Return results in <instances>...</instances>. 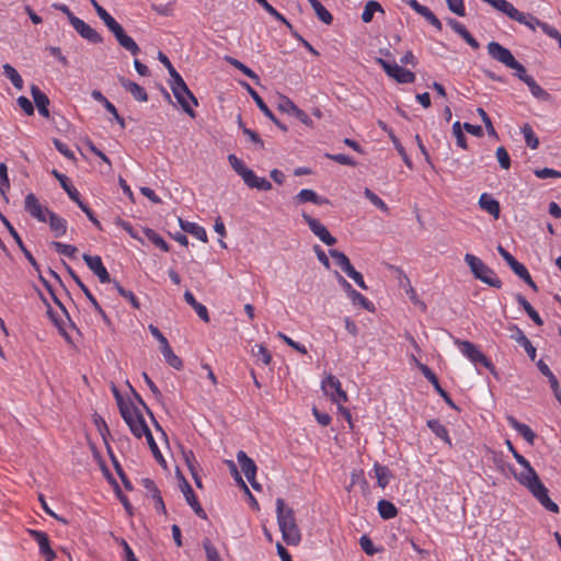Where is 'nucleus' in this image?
<instances>
[{
    "mask_svg": "<svg viewBox=\"0 0 561 561\" xmlns=\"http://www.w3.org/2000/svg\"><path fill=\"white\" fill-rule=\"evenodd\" d=\"M408 3L413 10H415L419 14L424 16L432 25H434L437 32L442 31V22L427 7L420 4L416 0H409Z\"/></svg>",
    "mask_w": 561,
    "mask_h": 561,
    "instance_id": "7c9ffc66",
    "label": "nucleus"
},
{
    "mask_svg": "<svg viewBox=\"0 0 561 561\" xmlns=\"http://www.w3.org/2000/svg\"><path fill=\"white\" fill-rule=\"evenodd\" d=\"M60 186L64 188V191L67 193V195L69 196V198L77 203L79 202V199L81 198L80 197V193L79 191L71 184L70 180L68 179V176L61 181L60 183Z\"/></svg>",
    "mask_w": 561,
    "mask_h": 561,
    "instance_id": "4d7b16f0",
    "label": "nucleus"
},
{
    "mask_svg": "<svg viewBox=\"0 0 561 561\" xmlns=\"http://www.w3.org/2000/svg\"><path fill=\"white\" fill-rule=\"evenodd\" d=\"M117 42L122 47L131 53V55L136 56L139 54L140 48L137 43L134 41V37H116Z\"/></svg>",
    "mask_w": 561,
    "mask_h": 561,
    "instance_id": "bf43d9fd",
    "label": "nucleus"
},
{
    "mask_svg": "<svg viewBox=\"0 0 561 561\" xmlns=\"http://www.w3.org/2000/svg\"><path fill=\"white\" fill-rule=\"evenodd\" d=\"M46 211L49 219V227L54 236L56 238L65 236L68 227L67 220L49 209H46Z\"/></svg>",
    "mask_w": 561,
    "mask_h": 561,
    "instance_id": "c756f323",
    "label": "nucleus"
},
{
    "mask_svg": "<svg viewBox=\"0 0 561 561\" xmlns=\"http://www.w3.org/2000/svg\"><path fill=\"white\" fill-rule=\"evenodd\" d=\"M426 425L437 438L442 439L449 447H451V438L449 436L448 430L444 424L439 422V420L431 419L426 422Z\"/></svg>",
    "mask_w": 561,
    "mask_h": 561,
    "instance_id": "2f4dec72",
    "label": "nucleus"
},
{
    "mask_svg": "<svg viewBox=\"0 0 561 561\" xmlns=\"http://www.w3.org/2000/svg\"><path fill=\"white\" fill-rule=\"evenodd\" d=\"M172 93L176 99L178 103L181 105L182 110L192 118L196 117V112L193 106L198 105V101L196 96L188 89L187 84L183 87V90L179 89L176 85L171 87Z\"/></svg>",
    "mask_w": 561,
    "mask_h": 561,
    "instance_id": "423d86ee",
    "label": "nucleus"
},
{
    "mask_svg": "<svg viewBox=\"0 0 561 561\" xmlns=\"http://www.w3.org/2000/svg\"><path fill=\"white\" fill-rule=\"evenodd\" d=\"M364 196L375 206L377 207L378 209H380L382 213H386L388 214L389 213V207L388 205L376 194L374 193L370 188H365L364 190Z\"/></svg>",
    "mask_w": 561,
    "mask_h": 561,
    "instance_id": "de8ad7c7",
    "label": "nucleus"
},
{
    "mask_svg": "<svg viewBox=\"0 0 561 561\" xmlns=\"http://www.w3.org/2000/svg\"><path fill=\"white\" fill-rule=\"evenodd\" d=\"M301 217L304 221L308 225L309 229L317 236L324 244L334 245L336 243V238L333 237L327 227L322 225L318 219L311 217L307 213H302Z\"/></svg>",
    "mask_w": 561,
    "mask_h": 561,
    "instance_id": "1a4fd4ad",
    "label": "nucleus"
},
{
    "mask_svg": "<svg viewBox=\"0 0 561 561\" xmlns=\"http://www.w3.org/2000/svg\"><path fill=\"white\" fill-rule=\"evenodd\" d=\"M520 130L524 136L526 145L531 149H537L539 146V139L536 136L533 127L528 123H526L522 126Z\"/></svg>",
    "mask_w": 561,
    "mask_h": 561,
    "instance_id": "37998d69",
    "label": "nucleus"
},
{
    "mask_svg": "<svg viewBox=\"0 0 561 561\" xmlns=\"http://www.w3.org/2000/svg\"><path fill=\"white\" fill-rule=\"evenodd\" d=\"M348 297L352 299L354 304L360 305L365 310L374 311V304L357 290H352Z\"/></svg>",
    "mask_w": 561,
    "mask_h": 561,
    "instance_id": "3c124183",
    "label": "nucleus"
},
{
    "mask_svg": "<svg viewBox=\"0 0 561 561\" xmlns=\"http://www.w3.org/2000/svg\"><path fill=\"white\" fill-rule=\"evenodd\" d=\"M2 68L3 75L11 81L13 87L18 90H22L24 87V81L18 70L10 64H4Z\"/></svg>",
    "mask_w": 561,
    "mask_h": 561,
    "instance_id": "a19ab883",
    "label": "nucleus"
},
{
    "mask_svg": "<svg viewBox=\"0 0 561 561\" xmlns=\"http://www.w3.org/2000/svg\"><path fill=\"white\" fill-rule=\"evenodd\" d=\"M94 423L98 427L100 435L102 436V438L104 440L105 446L107 447V445H110L108 440H107V436L110 435V430H108L106 422L104 421V419L101 415L94 414Z\"/></svg>",
    "mask_w": 561,
    "mask_h": 561,
    "instance_id": "13d9d810",
    "label": "nucleus"
},
{
    "mask_svg": "<svg viewBox=\"0 0 561 561\" xmlns=\"http://www.w3.org/2000/svg\"><path fill=\"white\" fill-rule=\"evenodd\" d=\"M129 430L137 438H141L142 436L147 437V435L151 434L149 426L139 411H136V422L133 425L130 424Z\"/></svg>",
    "mask_w": 561,
    "mask_h": 561,
    "instance_id": "e433bc0d",
    "label": "nucleus"
},
{
    "mask_svg": "<svg viewBox=\"0 0 561 561\" xmlns=\"http://www.w3.org/2000/svg\"><path fill=\"white\" fill-rule=\"evenodd\" d=\"M329 254L335 260V263L341 267L343 272H345V270L352 265L350 259L339 250L331 249L329 250Z\"/></svg>",
    "mask_w": 561,
    "mask_h": 561,
    "instance_id": "5fc2aeb1",
    "label": "nucleus"
},
{
    "mask_svg": "<svg viewBox=\"0 0 561 561\" xmlns=\"http://www.w3.org/2000/svg\"><path fill=\"white\" fill-rule=\"evenodd\" d=\"M164 360L174 369L180 370L183 367L182 359L173 352L170 344L160 347Z\"/></svg>",
    "mask_w": 561,
    "mask_h": 561,
    "instance_id": "58836bf2",
    "label": "nucleus"
},
{
    "mask_svg": "<svg viewBox=\"0 0 561 561\" xmlns=\"http://www.w3.org/2000/svg\"><path fill=\"white\" fill-rule=\"evenodd\" d=\"M508 330L513 332L511 339L518 343L525 350L529 358L534 360L536 358L537 351L530 340L525 335L524 331L517 324H511Z\"/></svg>",
    "mask_w": 561,
    "mask_h": 561,
    "instance_id": "412c9836",
    "label": "nucleus"
},
{
    "mask_svg": "<svg viewBox=\"0 0 561 561\" xmlns=\"http://www.w3.org/2000/svg\"><path fill=\"white\" fill-rule=\"evenodd\" d=\"M276 516L283 540L289 546H297L301 541V534L296 524L293 508H285V501L276 499Z\"/></svg>",
    "mask_w": 561,
    "mask_h": 561,
    "instance_id": "f03ea898",
    "label": "nucleus"
},
{
    "mask_svg": "<svg viewBox=\"0 0 561 561\" xmlns=\"http://www.w3.org/2000/svg\"><path fill=\"white\" fill-rule=\"evenodd\" d=\"M181 491L185 497L186 503L192 507L194 513L202 519L207 518V514L202 507L194 490L192 489L191 484L182 478V482L180 483Z\"/></svg>",
    "mask_w": 561,
    "mask_h": 561,
    "instance_id": "dca6fc26",
    "label": "nucleus"
},
{
    "mask_svg": "<svg viewBox=\"0 0 561 561\" xmlns=\"http://www.w3.org/2000/svg\"><path fill=\"white\" fill-rule=\"evenodd\" d=\"M376 12H383L382 10V7L380 5L379 2L375 1V0H369L366 4H365V8H364V11L362 13V20L365 22V23H368L373 20L374 18V14Z\"/></svg>",
    "mask_w": 561,
    "mask_h": 561,
    "instance_id": "c03bdc74",
    "label": "nucleus"
},
{
    "mask_svg": "<svg viewBox=\"0 0 561 561\" xmlns=\"http://www.w3.org/2000/svg\"><path fill=\"white\" fill-rule=\"evenodd\" d=\"M479 206L493 216L494 219H499L501 213L500 203L491 194L482 193L479 198Z\"/></svg>",
    "mask_w": 561,
    "mask_h": 561,
    "instance_id": "cd10ccee",
    "label": "nucleus"
},
{
    "mask_svg": "<svg viewBox=\"0 0 561 561\" xmlns=\"http://www.w3.org/2000/svg\"><path fill=\"white\" fill-rule=\"evenodd\" d=\"M465 262L468 264L471 273L477 279L494 288L502 287V280L481 259L471 253H467L465 255Z\"/></svg>",
    "mask_w": 561,
    "mask_h": 561,
    "instance_id": "7ed1b4c3",
    "label": "nucleus"
},
{
    "mask_svg": "<svg viewBox=\"0 0 561 561\" xmlns=\"http://www.w3.org/2000/svg\"><path fill=\"white\" fill-rule=\"evenodd\" d=\"M65 266L67 268V272L70 274L72 279L78 285V287L83 291V294L85 295L88 300L91 302L94 310L102 317V319L105 322H108V317H107L106 312L102 309V307L100 306V304L98 302L95 297L92 295L90 289L84 285V283L81 280V278L77 275V273L68 264L65 263Z\"/></svg>",
    "mask_w": 561,
    "mask_h": 561,
    "instance_id": "f3484780",
    "label": "nucleus"
},
{
    "mask_svg": "<svg viewBox=\"0 0 561 561\" xmlns=\"http://www.w3.org/2000/svg\"><path fill=\"white\" fill-rule=\"evenodd\" d=\"M515 300L525 310V312L535 322V324H537V325L543 324V320L540 317V314L534 309V307L529 304V301L522 294H516Z\"/></svg>",
    "mask_w": 561,
    "mask_h": 561,
    "instance_id": "c9c22d12",
    "label": "nucleus"
},
{
    "mask_svg": "<svg viewBox=\"0 0 561 561\" xmlns=\"http://www.w3.org/2000/svg\"><path fill=\"white\" fill-rule=\"evenodd\" d=\"M242 87L247 90V92L250 94V96L255 102L256 106L260 108V111L271 121L273 122L280 130L287 131L288 128L285 124H283L270 110L267 104L263 101V99L259 95V93L248 83L242 82Z\"/></svg>",
    "mask_w": 561,
    "mask_h": 561,
    "instance_id": "f8f14e48",
    "label": "nucleus"
},
{
    "mask_svg": "<svg viewBox=\"0 0 561 561\" xmlns=\"http://www.w3.org/2000/svg\"><path fill=\"white\" fill-rule=\"evenodd\" d=\"M325 157L334 162H337L340 164H343V165H348V167H355L356 165V161L350 157V156H346L344 153H325Z\"/></svg>",
    "mask_w": 561,
    "mask_h": 561,
    "instance_id": "052dcab7",
    "label": "nucleus"
},
{
    "mask_svg": "<svg viewBox=\"0 0 561 561\" xmlns=\"http://www.w3.org/2000/svg\"><path fill=\"white\" fill-rule=\"evenodd\" d=\"M297 204L312 203L314 205H330L329 198L319 195L317 192L310 188H302L295 197Z\"/></svg>",
    "mask_w": 561,
    "mask_h": 561,
    "instance_id": "b1692460",
    "label": "nucleus"
},
{
    "mask_svg": "<svg viewBox=\"0 0 561 561\" xmlns=\"http://www.w3.org/2000/svg\"><path fill=\"white\" fill-rule=\"evenodd\" d=\"M226 60L231 65L233 66L234 68H237L238 70H240L243 75H245L248 78L250 79H253V80H259V76L252 70L250 69L247 65H244L243 62H241L240 60L233 58V57H226Z\"/></svg>",
    "mask_w": 561,
    "mask_h": 561,
    "instance_id": "09e8293b",
    "label": "nucleus"
},
{
    "mask_svg": "<svg viewBox=\"0 0 561 561\" xmlns=\"http://www.w3.org/2000/svg\"><path fill=\"white\" fill-rule=\"evenodd\" d=\"M51 247L54 248V250L57 253L62 254L68 257H73L76 252L78 251L75 245L66 244V243H62L59 241H53Z\"/></svg>",
    "mask_w": 561,
    "mask_h": 561,
    "instance_id": "603ef678",
    "label": "nucleus"
},
{
    "mask_svg": "<svg viewBox=\"0 0 561 561\" xmlns=\"http://www.w3.org/2000/svg\"><path fill=\"white\" fill-rule=\"evenodd\" d=\"M534 174L538 179H561V172L551 168L535 169Z\"/></svg>",
    "mask_w": 561,
    "mask_h": 561,
    "instance_id": "e2e57ef3",
    "label": "nucleus"
},
{
    "mask_svg": "<svg viewBox=\"0 0 561 561\" xmlns=\"http://www.w3.org/2000/svg\"><path fill=\"white\" fill-rule=\"evenodd\" d=\"M525 84L528 87L534 98L541 101H548L550 99V94L541 88L534 78L529 79Z\"/></svg>",
    "mask_w": 561,
    "mask_h": 561,
    "instance_id": "a18cd8bd",
    "label": "nucleus"
},
{
    "mask_svg": "<svg viewBox=\"0 0 561 561\" xmlns=\"http://www.w3.org/2000/svg\"><path fill=\"white\" fill-rule=\"evenodd\" d=\"M121 85L128 91L133 98L138 102H147L148 101V94L146 90L140 87L138 83L125 78L119 77L118 79Z\"/></svg>",
    "mask_w": 561,
    "mask_h": 561,
    "instance_id": "bb28decb",
    "label": "nucleus"
},
{
    "mask_svg": "<svg viewBox=\"0 0 561 561\" xmlns=\"http://www.w3.org/2000/svg\"><path fill=\"white\" fill-rule=\"evenodd\" d=\"M376 62L381 66L383 71L390 77L393 78L398 83H413L415 81V73L405 69L397 64L396 60L392 62L382 59L380 57L376 58Z\"/></svg>",
    "mask_w": 561,
    "mask_h": 561,
    "instance_id": "39448f33",
    "label": "nucleus"
},
{
    "mask_svg": "<svg viewBox=\"0 0 561 561\" xmlns=\"http://www.w3.org/2000/svg\"><path fill=\"white\" fill-rule=\"evenodd\" d=\"M82 259L87 266L98 276L102 284L112 283L114 280L111 279L110 273L104 266L101 256L84 253Z\"/></svg>",
    "mask_w": 561,
    "mask_h": 561,
    "instance_id": "2eb2a0df",
    "label": "nucleus"
},
{
    "mask_svg": "<svg viewBox=\"0 0 561 561\" xmlns=\"http://www.w3.org/2000/svg\"><path fill=\"white\" fill-rule=\"evenodd\" d=\"M144 236L152 242L157 248H159L163 252L170 251L169 243L153 229L151 228H142Z\"/></svg>",
    "mask_w": 561,
    "mask_h": 561,
    "instance_id": "ea45409f",
    "label": "nucleus"
},
{
    "mask_svg": "<svg viewBox=\"0 0 561 561\" xmlns=\"http://www.w3.org/2000/svg\"><path fill=\"white\" fill-rule=\"evenodd\" d=\"M508 68L515 70L514 76L517 77L520 81L526 83L533 77L527 73L526 68L517 60L513 62Z\"/></svg>",
    "mask_w": 561,
    "mask_h": 561,
    "instance_id": "338daca9",
    "label": "nucleus"
},
{
    "mask_svg": "<svg viewBox=\"0 0 561 561\" xmlns=\"http://www.w3.org/2000/svg\"><path fill=\"white\" fill-rule=\"evenodd\" d=\"M448 9L458 16L466 15V7L463 0H446Z\"/></svg>",
    "mask_w": 561,
    "mask_h": 561,
    "instance_id": "774afa93",
    "label": "nucleus"
},
{
    "mask_svg": "<svg viewBox=\"0 0 561 561\" xmlns=\"http://www.w3.org/2000/svg\"><path fill=\"white\" fill-rule=\"evenodd\" d=\"M184 300L186 301L187 305H190L195 310L197 316L204 322H209V316H208V310H207L206 306H204L203 304L198 302L196 300V298L194 297V295L190 290H186L184 293Z\"/></svg>",
    "mask_w": 561,
    "mask_h": 561,
    "instance_id": "72a5a7b5",
    "label": "nucleus"
},
{
    "mask_svg": "<svg viewBox=\"0 0 561 561\" xmlns=\"http://www.w3.org/2000/svg\"><path fill=\"white\" fill-rule=\"evenodd\" d=\"M237 460L240 465L242 472L244 473L248 481L253 480L256 476L257 467L252 458H250L245 451L239 450L237 453Z\"/></svg>",
    "mask_w": 561,
    "mask_h": 561,
    "instance_id": "a878e982",
    "label": "nucleus"
},
{
    "mask_svg": "<svg viewBox=\"0 0 561 561\" xmlns=\"http://www.w3.org/2000/svg\"><path fill=\"white\" fill-rule=\"evenodd\" d=\"M111 481L113 482L114 484V489H115V494L116 496L118 497L119 502L122 503V505L124 506L126 513L129 515V516H133L134 515V507L133 505L130 504L128 497L122 492L119 485L117 484V482L111 478Z\"/></svg>",
    "mask_w": 561,
    "mask_h": 561,
    "instance_id": "8fccbe9b",
    "label": "nucleus"
},
{
    "mask_svg": "<svg viewBox=\"0 0 561 561\" xmlns=\"http://www.w3.org/2000/svg\"><path fill=\"white\" fill-rule=\"evenodd\" d=\"M310 4L313 8L320 21H322L325 24H330L332 22V14L322 5L321 2H319L318 0H311Z\"/></svg>",
    "mask_w": 561,
    "mask_h": 561,
    "instance_id": "49530a36",
    "label": "nucleus"
},
{
    "mask_svg": "<svg viewBox=\"0 0 561 561\" xmlns=\"http://www.w3.org/2000/svg\"><path fill=\"white\" fill-rule=\"evenodd\" d=\"M91 2L96 14L113 35H126L122 25L102 5H100L95 0H91Z\"/></svg>",
    "mask_w": 561,
    "mask_h": 561,
    "instance_id": "4be33fe9",
    "label": "nucleus"
},
{
    "mask_svg": "<svg viewBox=\"0 0 561 561\" xmlns=\"http://www.w3.org/2000/svg\"><path fill=\"white\" fill-rule=\"evenodd\" d=\"M359 545H360L362 550L367 556H375L378 552V549L375 547L371 539L367 535H363L359 538Z\"/></svg>",
    "mask_w": 561,
    "mask_h": 561,
    "instance_id": "69168bd1",
    "label": "nucleus"
},
{
    "mask_svg": "<svg viewBox=\"0 0 561 561\" xmlns=\"http://www.w3.org/2000/svg\"><path fill=\"white\" fill-rule=\"evenodd\" d=\"M179 225L184 232L190 233L191 236L201 240L202 242L208 241L207 232H206L205 228L199 226L198 224L184 220L180 217Z\"/></svg>",
    "mask_w": 561,
    "mask_h": 561,
    "instance_id": "c85d7f7f",
    "label": "nucleus"
},
{
    "mask_svg": "<svg viewBox=\"0 0 561 561\" xmlns=\"http://www.w3.org/2000/svg\"><path fill=\"white\" fill-rule=\"evenodd\" d=\"M228 161L231 165V168L234 170V172L238 175H242L249 168L243 163L242 160H240L236 154L230 153L228 156Z\"/></svg>",
    "mask_w": 561,
    "mask_h": 561,
    "instance_id": "0e129e2a",
    "label": "nucleus"
},
{
    "mask_svg": "<svg viewBox=\"0 0 561 561\" xmlns=\"http://www.w3.org/2000/svg\"><path fill=\"white\" fill-rule=\"evenodd\" d=\"M527 490L547 511L559 513V505L549 497L548 489L541 480L528 485Z\"/></svg>",
    "mask_w": 561,
    "mask_h": 561,
    "instance_id": "6e6552de",
    "label": "nucleus"
},
{
    "mask_svg": "<svg viewBox=\"0 0 561 561\" xmlns=\"http://www.w3.org/2000/svg\"><path fill=\"white\" fill-rule=\"evenodd\" d=\"M375 478L377 479V485L385 489L392 478V473L387 466H382L379 462H375L373 467Z\"/></svg>",
    "mask_w": 561,
    "mask_h": 561,
    "instance_id": "f704fd0d",
    "label": "nucleus"
},
{
    "mask_svg": "<svg viewBox=\"0 0 561 561\" xmlns=\"http://www.w3.org/2000/svg\"><path fill=\"white\" fill-rule=\"evenodd\" d=\"M31 95L33 98V101L38 110V113L43 116V117H49V110H48V105H49V99L48 96L36 85V84H32L31 85Z\"/></svg>",
    "mask_w": 561,
    "mask_h": 561,
    "instance_id": "393cba45",
    "label": "nucleus"
},
{
    "mask_svg": "<svg viewBox=\"0 0 561 561\" xmlns=\"http://www.w3.org/2000/svg\"><path fill=\"white\" fill-rule=\"evenodd\" d=\"M25 210L41 222L47 221V208H44L34 193H28L24 201Z\"/></svg>",
    "mask_w": 561,
    "mask_h": 561,
    "instance_id": "6ab92c4d",
    "label": "nucleus"
},
{
    "mask_svg": "<svg viewBox=\"0 0 561 561\" xmlns=\"http://www.w3.org/2000/svg\"><path fill=\"white\" fill-rule=\"evenodd\" d=\"M489 55L496 61L505 65L507 68L516 60L510 49L505 48L496 42L488 44Z\"/></svg>",
    "mask_w": 561,
    "mask_h": 561,
    "instance_id": "a211bd4d",
    "label": "nucleus"
},
{
    "mask_svg": "<svg viewBox=\"0 0 561 561\" xmlns=\"http://www.w3.org/2000/svg\"><path fill=\"white\" fill-rule=\"evenodd\" d=\"M30 537L37 542L39 553L45 561H54L56 558L55 551L50 547L48 535L43 530L27 529Z\"/></svg>",
    "mask_w": 561,
    "mask_h": 561,
    "instance_id": "ddd939ff",
    "label": "nucleus"
},
{
    "mask_svg": "<svg viewBox=\"0 0 561 561\" xmlns=\"http://www.w3.org/2000/svg\"><path fill=\"white\" fill-rule=\"evenodd\" d=\"M419 368L423 376L433 385L435 391L444 399L446 404L456 411H460L459 407L455 403L449 393L442 388L436 374L425 364L419 363Z\"/></svg>",
    "mask_w": 561,
    "mask_h": 561,
    "instance_id": "9d476101",
    "label": "nucleus"
},
{
    "mask_svg": "<svg viewBox=\"0 0 561 561\" xmlns=\"http://www.w3.org/2000/svg\"><path fill=\"white\" fill-rule=\"evenodd\" d=\"M202 545L205 550L207 561H221L216 547L211 543V541L208 538H205Z\"/></svg>",
    "mask_w": 561,
    "mask_h": 561,
    "instance_id": "6e6d98bb",
    "label": "nucleus"
},
{
    "mask_svg": "<svg viewBox=\"0 0 561 561\" xmlns=\"http://www.w3.org/2000/svg\"><path fill=\"white\" fill-rule=\"evenodd\" d=\"M112 284H113L114 288L117 290V293L119 294V296H122L123 298L127 299L130 302L133 308H135V309H139L140 308L139 299L137 298V296L133 291L125 289L115 279L112 282Z\"/></svg>",
    "mask_w": 561,
    "mask_h": 561,
    "instance_id": "79ce46f5",
    "label": "nucleus"
},
{
    "mask_svg": "<svg viewBox=\"0 0 561 561\" xmlns=\"http://www.w3.org/2000/svg\"><path fill=\"white\" fill-rule=\"evenodd\" d=\"M56 8L67 15L70 24L79 33V35H99L95 30H93L81 19L77 18L66 4H58Z\"/></svg>",
    "mask_w": 561,
    "mask_h": 561,
    "instance_id": "aec40b11",
    "label": "nucleus"
},
{
    "mask_svg": "<svg viewBox=\"0 0 561 561\" xmlns=\"http://www.w3.org/2000/svg\"><path fill=\"white\" fill-rule=\"evenodd\" d=\"M462 128H463V126H461L459 121L455 122L453 124V135L456 138L457 146H459L462 149H467L468 148L467 138H466L465 134L462 133Z\"/></svg>",
    "mask_w": 561,
    "mask_h": 561,
    "instance_id": "864d4df0",
    "label": "nucleus"
},
{
    "mask_svg": "<svg viewBox=\"0 0 561 561\" xmlns=\"http://www.w3.org/2000/svg\"><path fill=\"white\" fill-rule=\"evenodd\" d=\"M506 421L529 445H534L537 435L527 424L519 422L513 415H507Z\"/></svg>",
    "mask_w": 561,
    "mask_h": 561,
    "instance_id": "5701e85b",
    "label": "nucleus"
},
{
    "mask_svg": "<svg viewBox=\"0 0 561 561\" xmlns=\"http://www.w3.org/2000/svg\"><path fill=\"white\" fill-rule=\"evenodd\" d=\"M377 511L379 516L385 520L394 518L399 513L398 508L392 502L383 499L377 503Z\"/></svg>",
    "mask_w": 561,
    "mask_h": 561,
    "instance_id": "4c0bfd02",
    "label": "nucleus"
},
{
    "mask_svg": "<svg viewBox=\"0 0 561 561\" xmlns=\"http://www.w3.org/2000/svg\"><path fill=\"white\" fill-rule=\"evenodd\" d=\"M484 2L492 5L495 10L502 12L511 20L518 22L520 25H524L528 32L535 33L540 30L546 35H561V33L553 26L540 21L528 12L519 11L506 0H484Z\"/></svg>",
    "mask_w": 561,
    "mask_h": 561,
    "instance_id": "f257e3e1",
    "label": "nucleus"
},
{
    "mask_svg": "<svg viewBox=\"0 0 561 561\" xmlns=\"http://www.w3.org/2000/svg\"><path fill=\"white\" fill-rule=\"evenodd\" d=\"M254 347L257 348L255 352L254 350L253 355L261 360L264 365H270L272 362V354L271 352L262 344H256Z\"/></svg>",
    "mask_w": 561,
    "mask_h": 561,
    "instance_id": "680f3d73",
    "label": "nucleus"
},
{
    "mask_svg": "<svg viewBox=\"0 0 561 561\" xmlns=\"http://www.w3.org/2000/svg\"><path fill=\"white\" fill-rule=\"evenodd\" d=\"M510 267L512 268V271L520 278L523 279L534 291H538V286L536 285V283L533 280L527 267L518 262L517 260H515L511 265Z\"/></svg>",
    "mask_w": 561,
    "mask_h": 561,
    "instance_id": "473e14b6",
    "label": "nucleus"
},
{
    "mask_svg": "<svg viewBox=\"0 0 561 561\" xmlns=\"http://www.w3.org/2000/svg\"><path fill=\"white\" fill-rule=\"evenodd\" d=\"M323 392L335 403L346 402L347 393L342 389L341 381L334 375H328L321 382Z\"/></svg>",
    "mask_w": 561,
    "mask_h": 561,
    "instance_id": "0eeeda50",
    "label": "nucleus"
},
{
    "mask_svg": "<svg viewBox=\"0 0 561 561\" xmlns=\"http://www.w3.org/2000/svg\"><path fill=\"white\" fill-rule=\"evenodd\" d=\"M515 460L524 468V471H522L520 473H516L513 467L511 468V470L514 474V478L522 485L527 488L528 485H531L533 483L540 480L536 470L531 467L530 462L523 455Z\"/></svg>",
    "mask_w": 561,
    "mask_h": 561,
    "instance_id": "4468645a",
    "label": "nucleus"
},
{
    "mask_svg": "<svg viewBox=\"0 0 561 561\" xmlns=\"http://www.w3.org/2000/svg\"><path fill=\"white\" fill-rule=\"evenodd\" d=\"M454 343L457 345L459 352L467 357L476 366L480 365L491 373L494 370V365L491 360L479 350V347L470 342L460 339H455Z\"/></svg>",
    "mask_w": 561,
    "mask_h": 561,
    "instance_id": "20e7f679",
    "label": "nucleus"
},
{
    "mask_svg": "<svg viewBox=\"0 0 561 561\" xmlns=\"http://www.w3.org/2000/svg\"><path fill=\"white\" fill-rule=\"evenodd\" d=\"M277 108L282 113H286L290 116L296 117L299 122H301L306 126L312 125V119L308 116V114L306 112H304L302 110H300L288 96L282 95L279 98Z\"/></svg>",
    "mask_w": 561,
    "mask_h": 561,
    "instance_id": "9b49d317",
    "label": "nucleus"
}]
</instances>
